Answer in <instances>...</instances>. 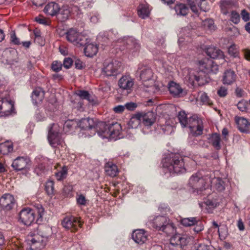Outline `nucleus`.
I'll use <instances>...</instances> for the list:
<instances>
[{"label": "nucleus", "instance_id": "aec40b11", "mask_svg": "<svg viewBox=\"0 0 250 250\" xmlns=\"http://www.w3.org/2000/svg\"><path fill=\"white\" fill-rule=\"evenodd\" d=\"M15 205L14 197L10 194H4L0 198V206L5 210H11Z\"/></svg>", "mask_w": 250, "mask_h": 250}, {"label": "nucleus", "instance_id": "5fc2aeb1", "mask_svg": "<svg viewBox=\"0 0 250 250\" xmlns=\"http://www.w3.org/2000/svg\"><path fill=\"white\" fill-rule=\"evenodd\" d=\"M73 62V61L72 59L66 58L63 61V65L65 68L68 69L71 66Z\"/></svg>", "mask_w": 250, "mask_h": 250}, {"label": "nucleus", "instance_id": "c756f323", "mask_svg": "<svg viewBox=\"0 0 250 250\" xmlns=\"http://www.w3.org/2000/svg\"><path fill=\"white\" fill-rule=\"evenodd\" d=\"M44 92L41 88L38 87L36 88L33 91L31 96L33 103L34 104H37L42 102L44 98Z\"/></svg>", "mask_w": 250, "mask_h": 250}, {"label": "nucleus", "instance_id": "c9c22d12", "mask_svg": "<svg viewBox=\"0 0 250 250\" xmlns=\"http://www.w3.org/2000/svg\"><path fill=\"white\" fill-rule=\"evenodd\" d=\"M77 95L82 100H86L89 103L94 104L95 102L94 97L91 96L87 91L79 90L77 93Z\"/></svg>", "mask_w": 250, "mask_h": 250}, {"label": "nucleus", "instance_id": "338daca9", "mask_svg": "<svg viewBox=\"0 0 250 250\" xmlns=\"http://www.w3.org/2000/svg\"><path fill=\"white\" fill-rule=\"evenodd\" d=\"M36 21L40 24L46 25L47 24V21L46 20L43 18H42L40 17H36L35 19Z\"/></svg>", "mask_w": 250, "mask_h": 250}, {"label": "nucleus", "instance_id": "bf43d9fd", "mask_svg": "<svg viewBox=\"0 0 250 250\" xmlns=\"http://www.w3.org/2000/svg\"><path fill=\"white\" fill-rule=\"evenodd\" d=\"M242 52L244 54L245 58L247 60L250 61V50L248 49H243L242 50Z\"/></svg>", "mask_w": 250, "mask_h": 250}, {"label": "nucleus", "instance_id": "7ed1b4c3", "mask_svg": "<svg viewBox=\"0 0 250 250\" xmlns=\"http://www.w3.org/2000/svg\"><path fill=\"white\" fill-rule=\"evenodd\" d=\"M161 164L162 170L165 174H180L186 171L183 159L178 153L168 154L163 159Z\"/></svg>", "mask_w": 250, "mask_h": 250}, {"label": "nucleus", "instance_id": "6e6552de", "mask_svg": "<svg viewBox=\"0 0 250 250\" xmlns=\"http://www.w3.org/2000/svg\"><path fill=\"white\" fill-rule=\"evenodd\" d=\"M123 51L126 50L130 57L138 55L140 45L139 42L132 37H124L123 39L118 40L116 48Z\"/></svg>", "mask_w": 250, "mask_h": 250}, {"label": "nucleus", "instance_id": "49530a36", "mask_svg": "<svg viewBox=\"0 0 250 250\" xmlns=\"http://www.w3.org/2000/svg\"><path fill=\"white\" fill-rule=\"evenodd\" d=\"M237 105L240 111L244 112L247 109L248 102L244 100H242L237 104Z\"/></svg>", "mask_w": 250, "mask_h": 250}, {"label": "nucleus", "instance_id": "e433bc0d", "mask_svg": "<svg viewBox=\"0 0 250 250\" xmlns=\"http://www.w3.org/2000/svg\"><path fill=\"white\" fill-rule=\"evenodd\" d=\"M13 145L9 141H6L0 144V153L1 154H8L13 151Z\"/></svg>", "mask_w": 250, "mask_h": 250}, {"label": "nucleus", "instance_id": "ddd939ff", "mask_svg": "<svg viewBox=\"0 0 250 250\" xmlns=\"http://www.w3.org/2000/svg\"><path fill=\"white\" fill-rule=\"evenodd\" d=\"M48 140L50 145L53 147L60 145L62 141L61 134L57 129V125L53 124L49 130Z\"/></svg>", "mask_w": 250, "mask_h": 250}, {"label": "nucleus", "instance_id": "69168bd1", "mask_svg": "<svg viewBox=\"0 0 250 250\" xmlns=\"http://www.w3.org/2000/svg\"><path fill=\"white\" fill-rule=\"evenodd\" d=\"M159 210L161 212H167V211H169V209L167 205L165 204H161L159 207Z\"/></svg>", "mask_w": 250, "mask_h": 250}, {"label": "nucleus", "instance_id": "c03bdc74", "mask_svg": "<svg viewBox=\"0 0 250 250\" xmlns=\"http://www.w3.org/2000/svg\"><path fill=\"white\" fill-rule=\"evenodd\" d=\"M45 189L48 195L51 196L54 194V182L52 181H48L45 184Z\"/></svg>", "mask_w": 250, "mask_h": 250}, {"label": "nucleus", "instance_id": "473e14b6", "mask_svg": "<svg viewBox=\"0 0 250 250\" xmlns=\"http://www.w3.org/2000/svg\"><path fill=\"white\" fill-rule=\"evenodd\" d=\"M138 16L142 19H146L150 14V9L147 4H141L137 8Z\"/></svg>", "mask_w": 250, "mask_h": 250}, {"label": "nucleus", "instance_id": "4be33fe9", "mask_svg": "<svg viewBox=\"0 0 250 250\" xmlns=\"http://www.w3.org/2000/svg\"><path fill=\"white\" fill-rule=\"evenodd\" d=\"M140 77L143 82L145 86L148 87L149 86L146 83L147 81L150 83V86H151L154 83V80L152 79L153 72L151 69L149 68H144L140 72Z\"/></svg>", "mask_w": 250, "mask_h": 250}, {"label": "nucleus", "instance_id": "72a5a7b5", "mask_svg": "<svg viewBox=\"0 0 250 250\" xmlns=\"http://www.w3.org/2000/svg\"><path fill=\"white\" fill-rule=\"evenodd\" d=\"M209 186L211 184L218 191H222L225 189V183L220 178H213L209 179Z\"/></svg>", "mask_w": 250, "mask_h": 250}, {"label": "nucleus", "instance_id": "0eeeda50", "mask_svg": "<svg viewBox=\"0 0 250 250\" xmlns=\"http://www.w3.org/2000/svg\"><path fill=\"white\" fill-rule=\"evenodd\" d=\"M100 123L96 119L90 118H83L78 121V127L81 128L79 137H89L94 135L100 131L98 125Z\"/></svg>", "mask_w": 250, "mask_h": 250}, {"label": "nucleus", "instance_id": "8fccbe9b", "mask_svg": "<svg viewBox=\"0 0 250 250\" xmlns=\"http://www.w3.org/2000/svg\"><path fill=\"white\" fill-rule=\"evenodd\" d=\"M62 67V64L61 62L57 61L53 62L52 64V69L55 72H59Z\"/></svg>", "mask_w": 250, "mask_h": 250}, {"label": "nucleus", "instance_id": "f257e3e1", "mask_svg": "<svg viewBox=\"0 0 250 250\" xmlns=\"http://www.w3.org/2000/svg\"><path fill=\"white\" fill-rule=\"evenodd\" d=\"M199 70L188 69L185 77L188 85L194 86L196 84L203 85L210 81L208 73L216 74L218 71V65L211 60L204 59L199 62Z\"/></svg>", "mask_w": 250, "mask_h": 250}, {"label": "nucleus", "instance_id": "864d4df0", "mask_svg": "<svg viewBox=\"0 0 250 250\" xmlns=\"http://www.w3.org/2000/svg\"><path fill=\"white\" fill-rule=\"evenodd\" d=\"M218 95L221 97H225L228 94V89L225 86H221L217 91Z\"/></svg>", "mask_w": 250, "mask_h": 250}, {"label": "nucleus", "instance_id": "3c124183", "mask_svg": "<svg viewBox=\"0 0 250 250\" xmlns=\"http://www.w3.org/2000/svg\"><path fill=\"white\" fill-rule=\"evenodd\" d=\"M241 16L242 20L245 22H248L250 20V13L246 9H243L241 11Z\"/></svg>", "mask_w": 250, "mask_h": 250}, {"label": "nucleus", "instance_id": "680f3d73", "mask_svg": "<svg viewBox=\"0 0 250 250\" xmlns=\"http://www.w3.org/2000/svg\"><path fill=\"white\" fill-rule=\"evenodd\" d=\"M125 108V105H119L114 107V111L116 113H121L122 112Z\"/></svg>", "mask_w": 250, "mask_h": 250}, {"label": "nucleus", "instance_id": "5701e85b", "mask_svg": "<svg viewBox=\"0 0 250 250\" xmlns=\"http://www.w3.org/2000/svg\"><path fill=\"white\" fill-rule=\"evenodd\" d=\"M133 79L129 75L123 76L119 81V86L124 90H131L134 85Z\"/></svg>", "mask_w": 250, "mask_h": 250}, {"label": "nucleus", "instance_id": "7c9ffc66", "mask_svg": "<svg viewBox=\"0 0 250 250\" xmlns=\"http://www.w3.org/2000/svg\"><path fill=\"white\" fill-rule=\"evenodd\" d=\"M104 170L107 175L112 177L116 176L118 173L117 166L112 162H108L105 164Z\"/></svg>", "mask_w": 250, "mask_h": 250}, {"label": "nucleus", "instance_id": "f8f14e48", "mask_svg": "<svg viewBox=\"0 0 250 250\" xmlns=\"http://www.w3.org/2000/svg\"><path fill=\"white\" fill-rule=\"evenodd\" d=\"M67 40L73 44L81 46H83L87 38L80 33L76 29L70 28L65 33Z\"/></svg>", "mask_w": 250, "mask_h": 250}, {"label": "nucleus", "instance_id": "423d86ee", "mask_svg": "<svg viewBox=\"0 0 250 250\" xmlns=\"http://www.w3.org/2000/svg\"><path fill=\"white\" fill-rule=\"evenodd\" d=\"M203 173L204 171H199L193 174L188 181L189 186L194 192L198 194H202L209 188V177Z\"/></svg>", "mask_w": 250, "mask_h": 250}, {"label": "nucleus", "instance_id": "f3484780", "mask_svg": "<svg viewBox=\"0 0 250 250\" xmlns=\"http://www.w3.org/2000/svg\"><path fill=\"white\" fill-rule=\"evenodd\" d=\"M31 165V161L28 156H19L14 160L12 167L16 171L29 169Z\"/></svg>", "mask_w": 250, "mask_h": 250}, {"label": "nucleus", "instance_id": "2f4dec72", "mask_svg": "<svg viewBox=\"0 0 250 250\" xmlns=\"http://www.w3.org/2000/svg\"><path fill=\"white\" fill-rule=\"evenodd\" d=\"M208 140L216 150H218L221 149V138L219 134L212 133L208 138Z\"/></svg>", "mask_w": 250, "mask_h": 250}, {"label": "nucleus", "instance_id": "20e7f679", "mask_svg": "<svg viewBox=\"0 0 250 250\" xmlns=\"http://www.w3.org/2000/svg\"><path fill=\"white\" fill-rule=\"evenodd\" d=\"M98 125L100 131H98V135L102 139L116 141L125 137L122 126L118 123L106 124L101 122Z\"/></svg>", "mask_w": 250, "mask_h": 250}, {"label": "nucleus", "instance_id": "f03ea898", "mask_svg": "<svg viewBox=\"0 0 250 250\" xmlns=\"http://www.w3.org/2000/svg\"><path fill=\"white\" fill-rule=\"evenodd\" d=\"M177 118L182 127H188L190 129L191 135H190L188 139V143L190 146L197 145L198 141L195 137L203 133V125L202 120L196 115L188 118L184 111L178 113Z\"/></svg>", "mask_w": 250, "mask_h": 250}, {"label": "nucleus", "instance_id": "9b49d317", "mask_svg": "<svg viewBox=\"0 0 250 250\" xmlns=\"http://www.w3.org/2000/svg\"><path fill=\"white\" fill-rule=\"evenodd\" d=\"M188 242L189 239L186 235L176 233L171 236L169 243L165 246L163 250H181Z\"/></svg>", "mask_w": 250, "mask_h": 250}, {"label": "nucleus", "instance_id": "79ce46f5", "mask_svg": "<svg viewBox=\"0 0 250 250\" xmlns=\"http://www.w3.org/2000/svg\"><path fill=\"white\" fill-rule=\"evenodd\" d=\"M228 53L234 58H240L238 47L235 44H232L228 48Z\"/></svg>", "mask_w": 250, "mask_h": 250}, {"label": "nucleus", "instance_id": "e2e57ef3", "mask_svg": "<svg viewBox=\"0 0 250 250\" xmlns=\"http://www.w3.org/2000/svg\"><path fill=\"white\" fill-rule=\"evenodd\" d=\"M196 250H211V249L209 246L205 244H200Z\"/></svg>", "mask_w": 250, "mask_h": 250}, {"label": "nucleus", "instance_id": "9d476101", "mask_svg": "<svg viewBox=\"0 0 250 250\" xmlns=\"http://www.w3.org/2000/svg\"><path fill=\"white\" fill-rule=\"evenodd\" d=\"M46 230L48 232V234H33L30 233L27 238V241L30 246L31 250H41L46 244V242L50 236L51 229L49 227L46 228Z\"/></svg>", "mask_w": 250, "mask_h": 250}, {"label": "nucleus", "instance_id": "603ef678", "mask_svg": "<svg viewBox=\"0 0 250 250\" xmlns=\"http://www.w3.org/2000/svg\"><path fill=\"white\" fill-rule=\"evenodd\" d=\"M195 224L196 225L193 229L196 233H199L204 229V225L201 222L199 221V218H198L197 223H196Z\"/></svg>", "mask_w": 250, "mask_h": 250}, {"label": "nucleus", "instance_id": "39448f33", "mask_svg": "<svg viewBox=\"0 0 250 250\" xmlns=\"http://www.w3.org/2000/svg\"><path fill=\"white\" fill-rule=\"evenodd\" d=\"M148 222L155 230L169 235L176 231V227L172 221L164 215L156 216L149 219Z\"/></svg>", "mask_w": 250, "mask_h": 250}, {"label": "nucleus", "instance_id": "dca6fc26", "mask_svg": "<svg viewBox=\"0 0 250 250\" xmlns=\"http://www.w3.org/2000/svg\"><path fill=\"white\" fill-rule=\"evenodd\" d=\"M120 66L121 62L117 61L105 63L102 68V73L107 77L116 76L120 73Z\"/></svg>", "mask_w": 250, "mask_h": 250}, {"label": "nucleus", "instance_id": "de8ad7c7", "mask_svg": "<svg viewBox=\"0 0 250 250\" xmlns=\"http://www.w3.org/2000/svg\"><path fill=\"white\" fill-rule=\"evenodd\" d=\"M188 30V29L185 28L182 29L180 31L179 34L180 37L178 39V43L180 45H181L184 42V41L186 40V38L188 37V36H187L185 38H184L183 37V36L185 35V33Z\"/></svg>", "mask_w": 250, "mask_h": 250}, {"label": "nucleus", "instance_id": "a19ab883", "mask_svg": "<svg viewBox=\"0 0 250 250\" xmlns=\"http://www.w3.org/2000/svg\"><path fill=\"white\" fill-rule=\"evenodd\" d=\"M198 218L189 217L183 218L181 220V223L185 227H189L195 225L197 223Z\"/></svg>", "mask_w": 250, "mask_h": 250}, {"label": "nucleus", "instance_id": "37998d69", "mask_svg": "<svg viewBox=\"0 0 250 250\" xmlns=\"http://www.w3.org/2000/svg\"><path fill=\"white\" fill-rule=\"evenodd\" d=\"M67 174V168L66 167H63L62 169L55 173V177L57 180L61 181L66 177Z\"/></svg>", "mask_w": 250, "mask_h": 250}, {"label": "nucleus", "instance_id": "b1692460", "mask_svg": "<svg viewBox=\"0 0 250 250\" xmlns=\"http://www.w3.org/2000/svg\"><path fill=\"white\" fill-rule=\"evenodd\" d=\"M236 74L231 69H227L223 73L222 81L225 85H231L236 80Z\"/></svg>", "mask_w": 250, "mask_h": 250}, {"label": "nucleus", "instance_id": "a878e982", "mask_svg": "<svg viewBox=\"0 0 250 250\" xmlns=\"http://www.w3.org/2000/svg\"><path fill=\"white\" fill-rule=\"evenodd\" d=\"M235 122L237 125L238 129L243 133H248L249 132V126L250 123L245 118L235 117Z\"/></svg>", "mask_w": 250, "mask_h": 250}, {"label": "nucleus", "instance_id": "4c0bfd02", "mask_svg": "<svg viewBox=\"0 0 250 250\" xmlns=\"http://www.w3.org/2000/svg\"><path fill=\"white\" fill-rule=\"evenodd\" d=\"M174 10L177 15L184 16L188 14V8L185 4L179 3L175 6Z\"/></svg>", "mask_w": 250, "mask_h": 250}, {"label": "nucleus", "instance_id": "bb28decb", "mask_svg": "<svg viewBox=\"0 0 250 250\" xmlns=\"http://www.w3.org/2000/svg\"><path fill=\"white\" fill-rule=\"evenodd\" d=\"M83 45H85L84 53L86 56L92 57L97 54L98 48L96 44L89 43L87 40L85 41V43Z\"/></svg>", "mask_w": 250, "mask_h": 250}, {"label": "nucleus", "instance_id": "393cba45", "mask_svg": "<svg viewBox=\"0 0 250 250\" xmlns=\"http://www.w3.org/2000/svg\"><path fill=\"white\" fill-rule=\"evenodd\" d=\"M206 53L210 58L225 60V56L223 52L221 50L214 46L207 47L206 48Z\"/></svg>", "mask_w": 250, "mask_h": 250}, {"label": "nucleus", "instance_id": "052dcab7", "mask_svg": "<svg viewBox=\"0 0 250 250\" xmlns=\"http://www.w3.org/2000/svg\"><path fill=\"white\" fill-rule=\"evenodd\" d=\"M35 117L37 121H42L45 118L44 114L40 112H36Z\"/></svg>", "mask_w": 250, "mask_h": 250}, {"label": "nucleus", "instance_id": "58836bf2", "mask_svg": "<svg viewBox=\"0 0 250 250\" xmlns=\"http://www.w3.org/2000/svg\"><path fill=\"white\" fill-rule=\"evenodd\" d=\"M78 121L76 120H67L64 123L63 129L64 131L68 132L73 128L78 127Z\"/></svg>", "mask_w": 250, "mask_h": 250}, {"label": "nucleus", "instance_id": "4d7b16f0", "mask_svg": "<svg viewBox=\"0 0 250 250\" xmlns=\"http://www.w3.org/2000/svg\"><path fill=\"white\" fill-rule=\"evenodd\" d=\"M77 203L80 205H85L86 204V199L85 197L83 195H80L77 198Z\"/></svg>", "mask_w": 250, "mask_h": 250}, {"label": "nucleus", "instance_id": "c85d7f7f", "mask_svg": "<svg viewBox=\"0 0 250 250\" xmlns=\"http://www.w3.org/2000/svg\"><path fill=\"white\" fill-rule=\"evenodd\" d=\"M168 90L174 97H180L183 92V89L180 84L173 81L169 83Z\"/></svg>", "mask_w": 250, "mask_h": 250}, {"label": "nucleus", "instance_id": "412c9836", "mask_svg": "<svg viewBox=\"0 0 250 250\" xmlns=\"http://www.w3.org/2000/svg\"><path fill=\"white\" fill-rule=\"evenodd\" d=\"M147 234L143 229L135 230L132 233V238L137 244L142 245L145 243L147 240Z\"/></svg>", "mask_w": 250, "mask_h": 250}, {"label": "nucleus", "instance_id": "a18cd8bd", "mask_svg": "<svg viewBox=\"0 0 250 250\" xmlns=\"http://www.w3.org/2000/svg\"><path fill=\"white\" fill-rule=\"evenodd\" d=\"M230 20L234 24H238L240 20V15L235 11H232L230 15Z\"/></svg>", "mask_w": 250, "mask_h": 250}, {"label": "nucleus", "instance_id": "cd10ccee", "mask_svg": "<svg viewBox=\"0 0 250 250\" xmlns=\"http://www.w3.org/2000/svg\"><path fill=\"white\" fill-rule=\"evenodd\" d=\"M60 7L58 3L55 2H51L45 6L43 11L48 15L51 16H57Z\"/></svg>", "mask_w": 250, "mask_h": 250}, {"label": "nucleus", "instance_id": "4468645a", "mask_svg": "<svg viewBox=\"0 0 250 250\" xmlns=\"http://www.w3.org/2000/svg\"><path fill=\"white\" fill-rule=\"evenodd\" d=\"M15 113L13 101L6 98H2L0 100V117H7Z\"/></svg>", "mask_w": 250, "mask_h": 250}, {"label": "nucleus", "instance_id": "13d9d810", "mask_svg": "<svg viewBox=\"0 0 250 250\" xmlns=\"http://www.w3.org/2000/svg\"><path fill=\"white\" fill-rule=\"evenodd\" d=\"M10 40L11 42L14 44L18 45L20 43L19 39L16 37L14 32L11 34Z\"/></svg>", "mask_w": 250, "mask_h": 250}, {"label": "nucleus", "instance_id": "f704fd0d", "mask_svg": "<svg viewBox=\"0 0 250 250\" xmlns=\"http://www.w3.org/2000/svg\"><path fill=\"white\" fill-rule=\"evenodd\" d=\"M142 113H137L132 116L130 119L128 126L129 128H136L140 125L141 121Z\"/></svg>", "mask_w": 250, "mask_h": 250}, {"label": "nucleus", "instance_id": "774afa93", "mask_svg": "<svg viewBox=\"0 0 250 250\" xmlns=\"http://www.w3.org/2000/svg\"><path fill=\"white\" fill-rule=\"evenodd\" d=\"M35 41L36 42H37L39 44H40L41 46L43 45L44 44V40L42 36H41L39 38L35 39Z\"/></svg>", "mask_w": 250, "mask_h": 250}, {"label": "nucleus", "instance_id": "09e8293b", "mask_svg": "<svg viewBox=\"0 0 250 250\" xmlns=\"http://www.w3.org/2000/svg\"><path fill=\"white\" fill-rule=\"evenodd\" d=\"M200 100H201V101L204 104H211V102L209 98V97L208 96L207 94L205 92H202L201 93Z\"/></svg>", "mask_w": 250, "mask_h": 250}, {"label": "nucleus", "instance_id": "1a4fd4ad", "mask_svg": "<svg viewBox=\"0 0 250 250\" xmlns=\"http://www.w3.org/2000/svg\"><path fill=\"white\" fill-rule=\"evenodd\" d=\"M36 212L38 213V221L44 214V208L42 205H39L36 211L30 208L22 209L19 213V221L24 225H31L35 220Z\"/></svg>", "mask_w": 250, "mask_h": 250}, {"label": "nucleus", "instance_id": "6ab92c4d", "mask_svg": "<svg viewBox=\"0 0 250 250\" xmlns=\"http://www.w3.org/2000/svg\"><path fill=\"white\" fill-rule=\"evenodd\" d=\"M156 114L155 112L150 111L147 112L142 114L141 120L144 127L142 129V131L144 134L148 133L150 130L145 131L146 128L149 129L151 126L154 124L156 121Z\"/></svg>", "mask_w": 250, "mask_h": 250}, {"label": "nucleus", "instance_id": "a211bd4d", "mask_svg": "<svg viewBox=\"0 0 250 250\" xmlns=\"http://www.w3.org/2000/svg\"><path fill=\"white\" fill-rule=\"evenodd\" d=\"M78 9L76 6H69L65 5L62 6L60 9L57 15V19L61 22H63L69 19L70 17L74 14V11Z\"/></svg>", "mask_w": 250, "mask_h": 250}, {"label": "nucleus", "instance_id": "0e129e2a", "mask_svg": "<svg viewBox=\"0 0 250 250\" xmlns=\"http://www.w3.org/2000/svg\"><path fill=\"white\" fill-rule=\"evenodd\" d=\"M75 65L76 68L81 69L83 67V62L79 59H77L75 62Z\"/></svg>", "mask_w": 250, "mask_h": 250}, {"label": "nucleus", "instance_id": "2eb2a0df", "mask_svg": "<svg viewBox=\"0 0 250 250\" xmlns=\"http://www.w3.org/2000/svg\"><path fill=\"white\" fill-rule=\"evenodd\" d=\"M62 225L66 229L72 231H76L79 228H81L83 223L79 218L74 216L65 217L62 222Z\"/></svg>", "mask_w": 250, "mask_h": 250}, {"label": "nucleus", "instance_id": "6e6d98bb", "mask_svg": "<svg viewBox=\"0 0 250 250\" xmlns=\"http://www.w3.org/2000/svg\"><path fill=\"white\" fill-rule=\"evenodd\" d=\"M125 108L130 111H133L137 107L136 104L132 102L127 103L125 105Z\"/></svg>", "mask_w": 250, "mask_h": 250}, {"label": "nucleus", "instance_id": "ea45409f", "mask_svg": "<svg viewBox=\"0 0 250 250\" xmlns=\"http://www.w3.org/2000/svg\"><path fill=\"white\" fill-rule=\"evenodd\" d=\"M220 228L217 230V232L219 235L220 240H225L229 235L228 228L226 225H221Z\"/></svg>", "mask_w": 250, "mask_h": 250}]
</instances>
